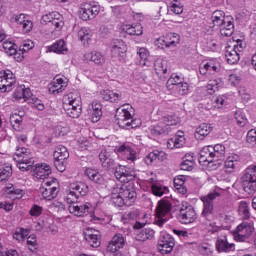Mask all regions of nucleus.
<instances>
[{"label": "nucleus", "mask_w": 256, "mask_h": 256, "mask_svg": "<svg viewBox=\"0 0 256 256\" xmlns=\"http://www.w3.org/2000/svg\"><path fill=\"white\" fill-rule=\"evenodd\" d=\"M212 29H220L223 37H231L235 31V24H233V17L226 16L225 12L216 10L211 16Z\"/></svg>", "instance_id": "nucleus-1"}, {"label": "nucleus", "mask_w": 256, "mask_h": 256, "mask_svg": "<svg viewBox=\"0 0 256 256\" xmlns=\"http://www.w3.org/2000/svg\"><path fill=\"white\" fill-rule=\"evenodd\" d=\"M135 108L130 104H125L116 110V119L122 129H137L141 127V119H133Z\"/></svg>", "instance_id": "nucleus-2"}, {"label": "nucleus", "mask_w": 256, "mask_h": 256, "mask_svg": "<svg viewBox=\"0 0 256 256\" xmlns=\"http://www.w3.org/2000/svg\"><path fill=\"white\" fill-rule=\"evenodd\" d=\"M111 199L112 203L117 207H123V205H127L129 207L135 203L137 193L123 185L112 190Z\"/></svg>", "instance_id": "nucleus-3"}, {"label": "nucleus", "mask_w": 256, "mask_h": 256, "mask_svg": "<svg viewBox=\"0 0 256 256\" xmlns=\"http://www.w3.org/2000/svg\"><path fill=\"white\" fill-rule=\"evenodd\" d=\"M63 109L72 119H79L82 112L81 95L77 92L69 93L63 98Z\"/></svg>", "instance_id": "nucleus-4"}, {"label": "nucleus", "mask_w": 256, "mask_h": 256, "mask_svg": "<svg viewBox=\"0 0 256 256\" xmlns=\"http://www.w3.org/2000/svg\"><path fill=\"white\" fill-rule=\"evenodd\" d=\"M180 121L179 117L175 115L165 116L162 122L156 126L150 127V133L151 135H154V137L165 135V133H169L173 127L179 125Z\"/></svg>", "instance_id": "nucleus-5"}, {"label": "nucleus", "mask_w": 256, "mask_h": 256, "mask_svg": "<svg viewBox=\"0 0 256 256\" xmlns=\"http://www.w3.org/2000/svg\"><path fill=\"white\" fill-rule=\"evenodd\" d=\"M203 202L202 217L207 219L206 229L208 233H217L221 228L217 225L215 219H217V212L213 209V203L208 201Z\"/></svg>", "instance_id": "nucleus-6"}, {"label": "nucleus", "mask_w": 256, "mask_h": 256, "mask_svg": "<svg viewBox=\"0 0 256 256\" xmlns=\"http://www.w3.org/2000/svg\"><path fill=\"white\" fill-rule=\"evenodd\" d=\"M255 233V226L252 222H242L233 231V237L235 241L239 243H245L253 237Z\"/></svg>", "instance_id": "nucleus-7"}, {"label": "nucleus", "mask_w": 256, "mask_h": 256, "mask_svg": "<svg viewBox=\"0 0 256 256\" xmlns=\"http://www.w3.org/2000/svg\"><path fill=\"white\" fill-rule=\"evenodd\" d=\"M115 151L121 161L130 165H135V161L139 159V153L135 150V146L131 144H122Z\"/></svg>", "instance_id": "nucleus-8"}, {"label": "nucleus", "mask_w": 256, "mask_h": 256, "mask_svg": "<svg viewBox=\"0 0 256 256\" xmlns=\"http://www.w3.org/2000/svg\"><path fill=\"white\" fill-rule=\"evenodd\" d=\"M171 209H173V205H171L169 200L162 199L158 202L156 207V224L159 227H162L165 221L171 219Z\"/></svg>", "instance_id": "nucleus-9"}, {"label": "nucleus", "mask_w": 256, "mask_h": 256, "mask_svg": "<svg viewBox=\"0 0 256 256\" xmlns=\"http://www.w3.org/2000/svg\"><path fill=\"white\" fill-rule=\"evenodd\" d=\"M242 187L249 195L256 193V165H251L245 170Z\"/></svg>", "instance_id": "nucleus-10"}, {"label": "nucleus", "mask_w": 256, "mask_h": 256, "mask_svg": "<svg viewBox=\"0 0 256 256\" xmlns=\"http://www.w3.org/2000/svg\"><path fill=\"white\" fill-rule=\"evenodd\" d=\"M40 193L46 201H52L59 193V182L56 178L47 179L40 188Z\"/></svg>", "instance_id": "nucleus-11"}, {"label": "nucleus", "mask_w": 256, "mask_h": 256, "mask_svg": "<svg viewBox=\"0 0 256 256\" xmlns=\"http://www.w3.org/2000/svg\"><path fill=\"white\" fill-rule=\"evenodd\" d=\"M181 41V36L178 33L170 32L155 40V45L159 49H174Z\"/></svg>", "instance_id": "nucleus-12"}, {"label": "nucleus", "mask_w": 256, "mask_h": 256, "mask_svg": "<svg viewBox=\"0 0 256 256\" xmlns=\"http://www.w3.org/2000/svg\"><path fill=\"white\" fill-rule=\"evenodd\" d=\"M178 221L183 225H190V223H195L197 221V212L195 208L188 203H183L179 210Z\"/></svg>", "instance_id": "nucleus-13"}, {"label": "nucleus", "mask_w": 256, "mask_h": 256, "mask_svg": "<svg viewBox=\"0 0 256 256\" xmlns=\"http://www.w3.org/2000/svg\"><path fill=\"white\" fill-rule=\"evenodd\" d=\"M17 83V78L11 70L0 71V91L1 93H7L12 91L13 85Z\"/></svg>", "instance_id": "nucleus-14"}, {"label": "nucleus", "mask_w": 256, "mask_h": 256, "mask_svg": "<svg viewBox=\"0 0 256 256\" xmlns=\"http://www.w3.org/2000/svg\"><path fill=\"white\" fill-rule=\"evenodd\" d=\"M67 159H69V151L67 150V147L58 146L54 151V165L60 173L65 171V163H67Z\"/></svg>", "instance_id": "nucleus-15"}, {"label": "nucleus", "mask_w": 256, "mask_h": 256, "mask_svg": "<svg viewBox=\"0 0 256 256\" xmlns=\"http://www.w3.org/2000/svg\"><path fill=\"white\" fill-rule=\"evenodd\" d=\"M146 181L150 185L151 192L156 197H163V195H167L169 193V188L159 183V181H157V176L153 172H150Z\"/></svg>", "instance_id": "nucleus-16"}, {"label": "nucleus", "mask_w": 256, "mask_h": 256, "mask_svg": "<svg viewBox=\"0 0 256 256\" xmlns=\"http://www.w3.org/2000/svg\"><path fill=\"white\" fill-rule=\"evenodd\" d=\"M173 247H175V239L171 237V234L161 232L158 251L162 253V255H167V253H171V251H173Z\"/></svg>", "instance_id": "nucleus-17"}, {"label": "nucleus", "mask_w": 256, "mask_h": 256, "mask_svg": "<svg viewBox=\"0 0 256 256\" xmlns=\"http://www.w3.org/2000/svg\"><path fill=\"white\" fill-rule=\"evenodd\" d=\"M47 23H52V25H54L55 31H61V29H63V25H65L63 22V15H61L59 12H50L46 15H43L41 24L47 25Z\"/></svg>", "instance_id": "nucleus-18"}, {"label": "nucleus", "mask_w": 256, "mask_h": 256, "mask_svg": "<svg viewBox=\"0 0 256 256\" xmlns=\"http://www.w3.org/2000/svg\"><path fill=\"white\" fill-rule=\"evenodd\" d=\"M67 85H69V79L64 76H56L49 84L48 91L52 95H59L67 89Z\"/></svg>", "instance_id": "nucleus-19"}, {"label": "nucleus", "mask_w": 256, "mask_h": 256, "mask_svg": "<svg viewBox=\"0 0 256 256\" xmlns=\"http://www.w3.org/2000/svg\"><path fill=\"white\" fill-rule=\"evenodd\" d=\"M101 7L97 4L84 3L80 7V18L83 21H89V19H95L99 15Z\"/></svg>", "instance_id": "nucleus-20"}, {"label": "nucleus", "mask_w": 256, "mask_h": 256, "mask_svg": "<svg viewBox=\"0 0 256 256\" xmlns=\"http://www.w3.org/2000/svg\"><path fill=\"white\" fill-rule=\"evenodd\" d=\"M135 169L129 168L125 166H120L116 171H115V177L120 183H129V181H133L136 176Z\"/></svg>", "instance_id": "nucleus-21"}, {"label": "nucleus", "mask_w": 256, "mask_h": 256, "mask_svg": "<svg viewBox=\"0 0 256 256\" xmlns=\"http://www.w3.org/2000/svg\"><path fill=\"white\" fill-rule=\"evenodd\" d=\"M240 51H243L242 45L235 44L233 47H231V46L227 47L225 58H226L227 63H229V65H235L236 63H239Z\"/></svg>", "instance_id": "nucleus-22"}, {"label": "nucleus", "mask_w": 256, "mask_h": 256, "mask_svg": "<svg viewBox=\"0 0 256 256\" xmlns=\"http://www.w3.org/2000/svg\"><path fill=\"white\" fill-rule=\"evenodd\" d=\"M186 143L187 138H185V133L178 131L176 135L167 141V147L168 149H181V147H185Z\"/></svg>", "instance_id": "nucleus-23"}, {"label": "nucleus", "mask_w": 256, "mask_h": 256, "mask_svg": "<svg viewBox=\"0 0 256 256\" xmlns=\"http://www.w3.org/2000/svg\"><path fill=\"white\" fill-rule=\"evenodd\" d=\"M102 109L103 106L99 101H93L88 105L87 113L90 115L92 123H97L101 119V116L103 115Z\"/></svg>", "instance_id": "nucleus-24"}, {"label": "nucleus", "mask_w": 256, "mask_h": 256, "mask_svg": "<svg viewBox=\"0 0 256 256\" xmlns=\"http://www.w3.org/2000/svg\"><path fill=\"white\" fill-rule=\"evenodd\" d=\"M68 211L75 217H85V215L91 211V203L86 202L84 204H71L68 207Z\"/></svg>", "instance_id": "nucleus-25"}, {"label": "nucleus", "mask_w": 256, "mask_h": 256, "mask_svg": "<svg viewBox=\"0 0 256 256\" xmlns=\"http://www.w3.org/2000/svg\"><path fill=\"white\" fill-rule=\"evenodd\" d=\"M240 163L241 157L238 154L228 155L224 162V168L226 173H235V170L239 169Z\"/></svg>", "instance_id": "nucleus-26"}, {"label": "nucleus", "mask_w": 256, "mask_h": 256, "mask_svg": "<svg viewBox=\"0 0 256 256\" xmlns=\"http://www.w3.org/2000/svg\"><path fill=\"white\" fill-rule=\"evenodd\" d=\"M84 61L86 63H94V65H98L102 67V65L105 63V55L99 51H92V52H87L84 54L83 57Z\"/></svg>", "instance_id": "nucleus-27"}, {"label": "nucleus", "mask_w": 256, "mask_h": 256, "mask_svg": "<svg viewBox=\"0 0 256 256\" xmlns=\"http://www.w3.org/2000/svg\"><path fill=\"white\" fill-rule=\"evenodd\" d=\"M125 246V238L123 237V234L118 233L115 234L112 238V240L108 243L107 250L110 253H117L119 249H123Z\"/></svg>", "instance_id": "nucleus-28"}, {"label": "nucleus", "mask_w": 256, "mask_h": 256, "mask_svg": "<svg viewBox=\"0 0 256 256\" xmlns=\"http://www.w3.org/2000/svg\"><path fill=\"white\" fill-rule=\"evenodd\" d=\"M99 159L102 163V167H105V169H113V167H115V159H113L111 150L102 149L99 154Z\"/></svg>", "instance_id": "nucleus-29"}, {"label": "nucleus", "mask_w": 256, "mask_h": 256, "mask_svg": "<svg viewBox=\"0 0 256 256\" xmlns=\"http://www.w3.org/2000/svg\"><path fill=\"white\" fill-rule=\"evenodd\" d=\"M85 240L91 245V247H99L100 241L99 238L101 237V233L99 230L88 228L84 232Z\"/></svg>", "instance_id": "nucleus-30"}, {"label": "nucleus", "mask_w": 256, "mask_h": 256, "mask_svg": "<svg viewBox=\"0 0 256 256\" xmlns=\"http://www.w3.org/2000/svg\"><path fill=\"white\" fill-rule=\"evenodd\" d=\"M215 158L216 156L213 152V146H206L200 151L199 163H208V165H211L213 164V161H215Z\"/></svg>", "instance_id": "nucleus-31"}, {"label": "nucleus", "mask_w": 256, "mask_h": 256, "mask_svg": "<svg viewBox=\"0 0 256 256\" xmlns=\"http://www.w3.org/2000/svg\"><path fill=\"white\" fill-rule=\"evenodd\" d=\"M51 173H53V171L51 170V166L47 163L37 164L35 166L34 177H36V179H47Z\"/></svg>", "instance_id": "nucleus-32"}, {"label": "nucleus", "mask_w": 256, "mask_h": 256, "mask_svg": "<svg viewBox=\"0 0 256 256\" xmlns=\"http://www.w3.org/2000/svg\"><path fill=\"white\" fill-rule=\"evenodd\" d=\"M15 22L21 27L24 33H30L33 30V22L25 14L16 15Z\"/></svg>", "instance_id": "nucleus-33"}, {"label": "nucleus", "mask_w": 256, "mask_h": 256, "mask_svg": "<svg viewBox=\"0 0 256 256\" xmlns=\"http://www.w3.org/2000/svg\"><path fill=\"white\" fill-rule=\"evenodd\" d=\"M221 69V65L219 62L215 60H210L208 62H202L200 64V73L201 75H207V72L209 71L210 73H217Z\"/></svg>", "instance_id": "nucleus-34"}, {"label": "nucleus", "mask_w": 256, "mask_h": 256, "mask_svg": "<svg viewBox=\"0 0 256 256\" xmlns=\"http://www.w3.org/2000/svg\"><path fill=\"white\" fill-rule=\"evenodd\" d=\"M120 31L127 35L140 36L143 34V26L141 24H121Z\"/></svg>", "instance_id": "nucleus-35"}, {"label": "nucleus", "mask_w": 256, "mask_h": 256, "mask_svg": "<svg viewBox=\"0 0 256 256\" xmlns=\"http://www.w3.org/2000/svg\"><path fill=\"white\" fill-rule=\"evenodd\" d=\"M216 249L219 253H229L235 249L234 243H229L226 236L219 237L216 241Z\"/></svg>", "instance_id": "nucleus-36"}, {"label": "nucleus", "mask_w": 256, "mask_h": 256, "mask_svg": "<svg viewBox=\"0 0 256 256\" xmlns=\"http://www.w3.org/2000/svg\"><path fill=\"white\" fill-rule=\"evenodd\" d=\"M211 131H213V127H211V124L202 123L196 128L194 137L198 141H203V139H205V137H207V135H209Z\"/></svg>", "instance_id": "nucleus-37"}, {"label": "nucleus", "mask_w": 256, "mask_h": 256, "mask_svg": "<svg viewBox=\"0 0 256 256\" xmlns=\"http://www.w3.org/2000/svg\"><path fill=\"white\" fill-rule=\"evenodd\" d=\"M167 154L164 151L154 150L146 155L144 163L146 165H152L154 161H165Z\"/></svg>", "instance_id": "nucleus-38"}, {"label": "nucleus", "mask_w": 256, "mask_h": 256, "mask_svg": "<svg viewBox=\"0 0 256 256\" xmlns=\"http://www.w3.org/2000/svg\"><path fill=\"white\" fill-rule=\"evenodd\" d=\"M5 197H9V199H21L25 192L22 189L15 188L13 184H7L4 188Z\"/></svg>", "instance_id": "nucleus-39"}, {"label": "nucleus", "mask_w": 256, "mask_h": 256, "mask_svg": "<svg viewBox=\"0 0 256 256\" xmlns=\"http://www.w3.org/2000/svg\"><path fill=\"white\" fill-rule=\"evenodd\" d=\"M69 187L70 191H74L78 197H85L89 193V186L85 182H73Z\"/></svg>", "instance_id": "nucleus-40"}, {"label": "nucleus", "mask_w": 256, "mask_h": 256, "mask_svg": "<svg viewBox=\"0 0 256 256\" xmlns=\"http://www.w3.org/2000/svg\"><path fill=\"white\" fill-rule=\"evenodd\" d=\"M31 95V89L20 86L14 92V99L16 101H20L21 103H25V101H27Z\"/></svg>", "instance_id": "nucleus-41"}, {"label": "nucleus", "mask_w": 256, "mask_h": 256, "mask_svg": "<svg viewBox=\"0 0 256 256\" xmlns=\"http://www.w3.org/2000/svg\"><path fill=\"white\" fill-rule=\"evenodd\" d=\"M28 159H33L31 150L25 147H17L14 155V161H27Z\"/></svg>", "instance_id": "nucleus-42"}, {"label": "nucleus", "mask_w": 256, "mask_h": 256, "mask_svg": "<svg viewBox=\"0 0 256 256\" xmlns=\"http://www.w3.org/2000/svg\"><path fill=\"white\" fill-rule=\"evenodd\" d=\"M193 167H195V156L193 153H187L183 157V161L180 165L182 171H193Z\"/></svg>", "instance_id": "nucleus-43"}, {"label": "nucleus", "mask_w": 256, "mask_h": 256, "mask_svg": "<svg viewBox=\"0 0 256 256\" xmlns=\"http://www.w3.org/2000/svg\"><path fill=\"white\" fill-rule=\"evenodd\" d=\"M85 174L90 181H94V183H97L98 185H103V183H105V178H103V175H101V173L95 169L88 168L86 169Z\"/></svg>", "instance_id": "nucleus-44"}, {"label": "nucleus", "mask_w": 256, "mask_h": 256, "mask_svg": "<svg viewBox=\"0 0 256 256\" xmlns=\"http://www.w3.org/2000/svg\"><path fill=\"white\" fill-rule=\"evenodd\" d=\"M112 53L116 57H123L127 53V45L122 40H116L112 46Z\"/></svg>", "instance_id": "nucleus-45"}, {"label": "nucleus", "mask_w": 256, "mask_h": 256, "mask_svg": "<svg viewBox=\"0 0 256 256\" xmlns=\"http://www.w3.org/2000/svg\"><path fill=\"white\" fill-rule=\"evenodd\" d=\"M101 95L104 101H109L110 103H119L122 99L121 93L113 92L112 90H103Z\"/></svg>", "instance_id": "nucleus-46"}, {"label": "nucleus", "mask_w": 256, "mask_h": 256, "mask_svg": "<svg viewBox=\"0 0 256 256\" xmlns=\"http://www.w3.org/2000/svg\"><path fill=\"white\" fill-rule=\"evenodd\" d=\"M155 237V231L151 228H145L136 232V241H149Z\"/></svg>", "instance_id": "nucleus-47"}, {"label": "nucleus", "mask_w": 256, "mask_h": 256, "mask_svg": "<svg viewBox=\"0 0 256 256\" xmlns=\"http://www.w3.org/2000/svg\"><path fill=\"white\" fill-rule=\"evenodd\" d=\"M77 37L83 45H86V43L91 41L93 35L91 34V29L89 27H82L78 30Z\"/></svg>", "instance_id": "nucleus-48"}, {"label": "nucleus", "mask_w": 256, "mask_h": 256, "mask_svg": "<svg viewBox=\"0 0 256 256\" xmlns=\"http://www.w3.org/2000/svg\"><path fill=\"white\" fill-rule=\"evenodd\" d=\"M225 194V189L216 187L213 191L208 193L206 196H202L201 201H207L208 203H213L217 197H221V195Z\"/></svg>", "instance_id": "nucleus-49"}, {"label": "nucleus", "mask_w": 256, "mask_h": 256, "mask_svg": "<svg viewBox=\"0 0 256 256\" xmlns=\"http://www.w3.org/2000/svg\"><path fill=\"white\" fill-rule=\"evenodd\" d=\"M186 177L184 175H179L174 178V187L178 193L185 195L187 193V188L185 187Z\"/></svg>", "instance_id": "nucleus-50"}, {"label": "nucleus", "mask_w": 256, "mask_h": 256, "mask_svg": "<svg viewBox=\"0 0 256 256\" xmlns=\"http://www.w3.org/2000/svg\"><path fill=\"white\" fill-rule=\"evenodd\" d=\"M222 82L219 79H211L208 81L205 91L208 93V95H213V93H216V91H219V88L221 87Z\"/></svg>", "instance_id": "nucleus-51"}, {"label": "nucleus", "mask_w": 256, "mask_h": 256, "mask_svg": "<svg viewBox=\"0 0 256 256\" xmlns=\"http://www.w3.org/2000/svg\"><path fill=\"white\" fill-rule=\"evenodd\" d=\"M138 55L140 57L141 67H150L151 61H149V50H147V48H139Z\"/></svg>", "instance_id": "nucleus-52"}, {"label": "nucleus", "mask_w": 256, "mask_h": 256, "mask_svg": "<svg viewBox=\"0 0 256 256\" xmlns=\"http://www.w3.org/2000/svg\"><path fill=\"white\" fill-rule=\"evenodd\" d=\"M171 89L174 91L175 95L181 97L189 93V84L187 82H182V84L171 87Z\"/></svg>", "instance_id": "nucleus-53"}, {"label": "nucleus", "mask_w": 256, "mask_h": 256, "mask_svg": "<svg viewBox=\"0 0 256 256\" xmlns=\"http://www.w3.org/2000/svg\"><path fill=\"white\" fill-rule=\"evenodd\" d=\"M10 121L15 131H21V125L23 124V115L14 113L10 116Z\"/></svg>", "instance_id": "nucleus-54"}, {"label": "nucleus", "mask_w": 256, "mask_h": 256, "mask_svg": "<svg viewBox=\"0 0 256 256\" xmlns=\"http://www.w3.org/2000/svg\"><path fill=\"white\" fill-rule=\"evenodd\" d=\"M238 213L242 219H249L251 213L249 212V203L241 201L238 206Z\"/></svg>", "instance_id": "nucleus-55"}, {"label": "nucleus", "mask_w": 256, "mask_h": 256, "mask_svg": "<svg viewBox=\"0 0 256 256\" xmlns=\"http://www.w3.org/2000/svg\"><path fill=\"white\" fill-rule=\"evenodd\" d=\"M12 173L13 170L9 164L0 165V181H7Z\"/></svg>", "instance_id": "nucleus-56"}, {"label": "nucleus", "mask_w": 256, "mask_h": 256, "mask_svg": "<svg viewBox=\"0 0 256 256\" xmlns=\"http://www.w3.org/2000/svg\"><path fill=\"white\" fill-rule=\"evenodd\" d=\"M50 51H53L54 53H67V44H65V42L63 40H60L56 43H54L51 47H50Z\"/></svg>", "instance_id": "nucleus-57"}, {"label": "nucleus", "mask_w": 256, "mask_h": 256, "mask_svg": "<svg viewBox=\"0 0 256 256\" xmlns=\"http://www.w3.org/2000/svg\"><path fill=\"white\" fill-rule=\"evenodd\" d=\"M155 71L157 75H165L167 73V61L165 60H157L154 64Z\"/></svg>", "instance_id": "nucleus-58"}, {"label": "nucleus", "mask_w": 256, "mask_h": 256, "mask_svg": "<svg viewBox=\"0 0 256 256\" xmlns=\"http://www.w3.org/2000/svg\"><path fill=\"white\" fill-rule=\"evenodd\" d=\"M183 83V78H181V76H179L178 74H172L167 81V86L169 87V89H171V87H178V85H181Z\"/></svg>", "instance_id": "nucleus-59"}, {"label": "nucleus", "mask_w": 256, "mask_h": 256, "mask_svg": "<svg viewBox=\"0 0 256 256\" xmlns=\"http://www.w3.org/2000/svg\"><path fill=\"white\" fill-rule=\"evenodd\" d=\"M3 49L7 55H17V45L11 41H5L3 43Z\"/></svg>", "instance_id": "nucleus-60"}, {"label": "nucleus", "mask_w": 256, "mask_h": 256, "mask_svg": "<svg viewBox=\"0 0 256 256\" xmlns=\"http://www.w3.org/2000/svg\"><path fill=\"white\" fill-rule=\"evenodd\" d=\"M77 199H79V196L77 193H75L73 190H71V187L69 186V190L66 192L65 201L69 205H75L77 203Z\"/></svg>", "instance_id": "nucleus-61"}, {"label": "nucleus", "mask_w": 256, "mask_h": 256, "mask_svg": "<svg viewBox=\"0 0 256 256\" xmlns=\"http://www.w3.org/2000/svg\"><path fill=\"white\" fill-rule=\"evenodd\" d=\"M29 236V230L25 228H19L13 235V239L16 241H23L25 237Z\"/></svg>", "instance_id": "nucleus-62"}, {"label": "nucleus", "mask_w": 256, "mask_h": 256, "mask_svg": "<svg viewBox=\"0 0 256 256\" xmlns=\"http://www.w3.org/2000/svg\"><path fill=\"white\" fill-rule=\"evenodd\" d=\"M18 169L20 171H29L33 167V158L27 161H16Z\"/></svg>", "instance_id": "nucleus-63"}, {"label": "nucleus", "mask_w": 256, "mask_h": 256, "mask_svg": "<svg viewBox=\"0 0 256 256\" xmlns=\"http://www.w3.org/2000/svg\"><path fill=\"white\" fill-rule=\"evenodd\" d=\"M92 223H99V221H105V212H99V209L95 208L93 215H91Z\"/></svg>", "instance_id": "nucleus-64"}]
</instances>
